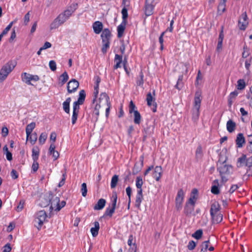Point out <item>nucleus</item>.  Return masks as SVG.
I'll list each match as a JSON object with an SVG mask.
<instances>
[{
    "mask_svg": "<svg viewBox=\"0 0 252 252\" xmlns=\"http://www.w3.org/2000/svg\"><path fill=\"white\" fill-rule=\"evenodd\" d=\"M252 63V58L247 59L245 62V66L247 70H249Z\"/></svg>",
    "mask_w": 252,
    "mask_h": 252,
    "instance_id": "69168bd1",
    "label": "nucleus"
},
{
    "mask_svg": "<svg viewBox=\"0 0 252 252\" xmlns=\"http://www.w3.org/2000/svg\"><path fill=\"white\" fill-rule=\"evenodd\" d=\"M102 43L101 51L104 54H105L106 53L107 50L110 47V41L102 42Z\"/></svg>",
    "mask_w": 252,
    "mask_h": 252,
    "instance_id": "3c124183",
    "label": "nucleus"
},
{
    "mask_svg": "<svg viewBox=\"0 0 252 252\" xmlns=\"http://www.w3.org/2000/svg\"><path fill=\"white\" fill-rule=\"evenodd\" d=\"M246 87V84L244 80L239 79L237 81V88L238 90H242L245 89Z\"/></svg>",
    "mask_w": 252,
    "mask_h": 252,
    "instance_id": "09e8293b",
    "label": "nucleus"
},
{
    "mask_svg": "<svg viewBox=\"0 0 252 252\" xmlns=\"http://www.w3.org/2000/svg\"><path fill=\"white\" fill-rule=\"evenodd\" d=\"M143 184V181L141 176H137L136 178V187L137 188V190L139 189L142 190V187Z\"/></svg>",
    "mask_w": 252,
    "mask_h": 252,
    "instance_id": "58836bf2",
    "label": "nucleus"
},
{
    "mask_svg": "<svg viewBox=\"0 0 252 252\" xmlns=\"http://www.w3.org/2000/svg\"><path fill=\"white\" fill-rule=\"evenodd\" d=\"M37 139V134L36 132L31 134L28 140H29L32 145L35 143Z\"/></svg>",
    "mask_w": 252,
    "mask_h": 252,
    "instance_id": "a18cd8bd",
    "label": "nucleus"
},
{
    "mask_svg": "<svg viewBox=\"0 0 252 252\" xmlns=\"http://www.w3.org/2000/svg\"><path fill=\"white\" fill-rule=\"evenodd\" d=\"M69 76L67 73L64 71L60 77L59 80L61 82V85L64 84L68 80Z\"/></svg>",
    "mask_w": 252,
    "mask_h": 252,
    "instance_id": "72a5a7b5",
    "label": "nucleus"
},
{
    "mask_svg": "<svg viewBox=\"0 0 252 252\" xmlns=\"http://www.w3.org/2000/svg\"><path fill=\"white\" fill-rule=\"evenodd\" d=\"M118 179H119V176L117 175H114L112 177V178L111 179V184H110L111 188L112 189L115 188L116 187L118 181Z\"/></svg>",
    "mask_w": 252,
    "mask_h": 252,
    "instance_id": "c03bdc74",
    "label": "nucleus"
},
{
    "mask_svg": "<svg viewBox=\"0 0 252 252\" xmlns=\"http://www.w3.org/2000/svg\"><path fill=\"white\" fill-rule=\"evenodd\" d=\"M100 96H101V97H104L106 99L107 105L108 107L106 109L105 115H106V117H108L109 112H110V107H111V104H110V102H109V97L107 94L105 93H101L100 94Z\"/></svg>",
    "mask_w": 252,
    "mask_h": 252,
    "instance_id": "aec40b11",
    "label": "nucleus"
},
{
    "mask_svg": "<svg viewBox=\"0 0 252 252\" xmlns=\"http://www.w3.org/2000/svg\"><path fill=\"white\" fill-rule=\"evenodd\" d=\"M189 204L186 203V206L184 208V213L186 215H189L191 214L194 210V206H189Z\"/></svg>",
    "mask_w": 252,
    "mask_h": 252,
    "instance_id": "e433bc0d",
    "label": "nucleus"
},
{
    "mask_svg": "<svg viewBox=\"0 0 252 252\" xmlns=\"http://www.w3.org/2000/svg\"><path fill=\"white\" fill-rule=\"evenodd\" d=\"M99 93V87H97V86H94V99L93 100V102L94 103L97 97L98 94Z\"/></svg>",
    "mask_w": 252,
    "mask_h": 252,
    "instance_id": "680f3d73",
    "label": "nucleus"
},
{
    "mask_svg": "<svg viewBox=\"0 0 252 252\" xmlns=\"http://www.w3.org/2000/svg\"><path fill=\"white\" fill-rule=\"evenodd\" d=\"M117 201V196L116 194H113L111 197V206L114 208H116Z\"/></svg>",
    "mask_w": 252,
    "mask_h": 252,
    "instance_id": "864d4df0",
    "label": "nucleus"
},
{
    "mask_svg": "<svg viewBox=\"0 0 252 252\" xmlns=\"http://www.w3.org/2000/svg\"><path fill=\"white\" fill-rule=\"evenodd\" d=\"M226 4H224V2H220L218 7V13L221 14L225 11Z\"/></svg>",
    "mask_w": 252,
    "mask_h": 252,
    "instance_id": "8fccbe9b",
    "label": "nucleus"
},
{
    "mask_svg": "<svg viewBox=\"0 0 252 252\" xmlns=\"http://www.w3.org/2000/svg\"><path fill=\"white\" fill-rule=\"evenodd\" d=\"M122 14L123 20L125 21L128 17L127 9L126 7L122 9Z\"/></svg>",
    "mask_w": 252,
    "mask_h": 252,
    "instance_id": "bf43d9fd",
    "label": "nucleus"
},
{
    "mask_svg": "<svg viewBox=\"0 0 252 252\" xmlns=\"http://www.w3.org/2000/svg\"><path fill=\"white\" fill-rule=\"evenodd\" d=\"M214 185L211 188V192L214 194H218L220 193V190L218 188L219 181L215 180L214 181Z\"/></svg>",
    "mask_w": 252,
    "mask_h": 252,
    "instance_id": "7c9ffc66",
    "label": "nucleus"
},
{
    "mask_svg": "<svg viewBox=\"0 0 252 252\" xmlns=\"http://www.w3.org/2000/svg\"><path fill=\"white\" fill-rule=\"evenodd\" d=\"M81 191L82 196L85 197L87 193V188L86 183H84L82 184Z\"/></svg>",
    "mask_w": 252,
    "mask_h": 252,
    "instance_id": "603ef678",
    "label": "nucleus"
},
{
    "mask_svg": "<svg viewBox=\"0 0 252 252\" xmlns=\"http://www.w3.org/2000/svg\"><path fill=\"white\" fill-rule=\"evenodd\" d=\"M248 18L246 12L243 13L238 21V26L241 30H245L248 25Z\"/></svg>",
    "mask_w": 252,
    "mask_h": 252,
    "instance_id": "0eeeda50",
    "label": "nucleus"
},
{
    "mask_svg": "<svg viewBox=\"0 0 252 252\" xmlns=\"http://www.w3.org/2000/svg\"><path fill=\"white\" fill-rule=\"evenodd\" d=\"M144 84V74L142 70L139 72V76L136 79V85L143 87Z\"/></svg>",
    "mask_w": 252,
    "mask_h": 252,
    "instance_id": "f704fd0d",
    "label": "nucleus"
},
{
    "mask_svg": "<svg viewBox=\"0 0 252 252\" xmlns=\"http://www.w3.org/2000/svg\"><path fill=\"white\" fill-rule=\"evenodd\" d=\"M11 251V247L10 244H6L3 248L2 252H10Z\"/></svg>",
    "mask_w": 252,
    "mask_h": 252,
    "instance_id": "774afa93",
    "label": "nucleus"
},
{
    "mask_svg": "<svg viewBox=\"0 0 252 252\" xmlns=\"http://www.w3.org/2000/svg\"><path fill=\"white\" fill-rule=\"evenodd\" d=\"M156 4L155 0H145L144 9L147 16L152 15Z\"/></svg>",
    "mask_w": 252,
    "mask_h": 252,
    "instance_id": "39448f33",
    "label": "nucleus"
},
{
    "mask_svg": "<svg viewBox=\"0 0 252 252\" xmlns=\"http://www.w3.org/2000/svg\"><path fill=\"white\" fill-rule=\"evenodd\" d=\"M106 204V200L104 199L101 198L98 200L97 203L94 207L95 210H102L105 206Z\"/></svg>",
    "mask_w": 252,
    "mask_h": 252,
    "instance_id": "a878e982",
    "label": "nucleus"
},
{
    "mask_svg": "<svg viewBox=\"0 0 252 252\" xmlns=\"http://www.w3.org/2000/svg\"><path fill=\"white\" fill-rule=\"evenodd\" d=\"M195 247H196V243L194 241L191 240V241H189V244L187 246L188 249L189 250L192 251V250H194V248H195Z\"/></svg>",
    "mask_w": 252,
    "mask_h": 252,
    "instance_id": "4d7b16f0",
    "label": "nucleus"
},
{
    "mask_svg": "<svg viewBox=\"0 0 252 252\" xmlns=\"http://www.w3.org/2000/svg\"><path fill=\"white\" fill-rule=\"evenodd\" d=\"M236 127V125L235 122H234L231 120H229L226 123V128L227 131L230 132L232 133L233 132Z\"/></svg>",
    "mask_w": 252,
    "mask_h": 252,
    "instance_id": "393cba45",
    "label": "nucleus"
},
{
    "mask_svg": "<svg viewBox=\"0 0 252 252\" xmlns=\"http://www.w3.org/2000/svg\"><path fill=\"white\" fill-rule=\"evenodd\" d=\"M185 197V192L182 189H180L176 195L175 201L183 202Z\"/></svg>",
    "mask_w": 252,
    "mask_h": 252,
    "instance_id": "2f4dec72",
    "label": "nucleus"
},
{
    "mask_svg": "<svg viewBox=\"0 0 252 252\" xmlns=\"http://www.w3.org/2000/svg\"><path fill=\"white\" fill-rule=\"evenodd\" d=\"M146 100L147 102V105L149 106H151L152 105L154 106V108H153V111L154 112H156L157 111V103L155 102L154 98L152 95L151 93H149L147 94Z\"/></svg>",
    "mask_w": 252,
    "mask_h": 252,
    "instance_id": "ddd939ff",
    "label": "nucleus"
},
{
    "mask_svg": "<svg viewBox=\"0 0 252 252\" xmlns=\"http://www.w3.org/2000/svg\"><path fill=\"white\" fill-rule=\"evenodd\" d=\"M23 81L25 82L27 84L32 85L31 81L36 82L39 80V77L37 75H32L27 72H24L21 75Z\"/></svg>",
    "mask_w": 252,
    "mask_h": 252,
    "instance_id": "423d86ee",
    "label": "nucleus"
},
{
    "mask_svg": "<svg viewBox=\"0 0 252 252\" xmlns=\"http://www.w3.org/2000/svg\"><path fill=\"white\" fill-rule=\"evenodd\" d=\"M62 24V23H60V21H59L57 18H56L51 24L50 27V30L56 29Z\"/></svg>",
    "mask_w": 252,
    "mask_h": 252,
    "instance_id": "a19ab883",
    "label": "nucleus"
},
{
    "mask_svg": "<svg viewBox=\"0 0 252 252\" xmlns=\"http://www.w3.org/2000/svg\"><path fill=\"white\" fill-rule=\"evenodd\" d=\"M201 100V92L200 90H198L195 92L193 108L200 109Z\"/></svg>",
    "mask_w": 252,
    "mask_h": 252,
    "instance_id": "9b49d317",
    "label": "nucleus"
},
{
    "mask_svg": "<svg viewBox=\"0 0 252 252\" xmlns=\"http://www.w3.org/2000/svg\"><path fill=\"white\" fill-rule=\"evenodd\" d=\"M198 198V190L196 189H192L190 193V197L187 203L189 204V205L194 206L195 202Z\"/></svg>",
    "mask_w": 252,
    "mask_h": 252,
    "instance_id": "9d476101",
    "label": "nucleus"
},
{
    "mask_svg": "<svg viewBox=\"0 0 252 252\" xmlns=\"http://www.w3.org/2000/svg\"><path fill=\"white\" fill-rule=\"evenodd\" d=\"M232 170V166L226 163V160L221 161L219 160L218 163V170L221 178L222 182H226L227 180V176L230 174Z\"/></svg>",
    "mask_w": 252,
    "mask_h": 252,
    "instance_id": "f257e3e1",
    "label": "nucleus"
},
{
    "mask_svg": "<svg viewBox=\"0 0 252 252\" xmlns=\"http://www.w3.org/2000/svg\"><path fill=\"white\" fill-rule=\"evenodd\" d=\"M245 143V139L243 134L239 133L237 134L236 139V144L238 148H242Z\"/></svg>",
    "mask_w": 252,
    "mask_h": 252,
    "instance_id": "f3484780",
    "label": "nucleus"
},
{
    "mask_svg": "<svg viewBox=\"0 0 252 252\" xmlns=\"http://www.w3.org/2000/svg\"><path fill=\"white\" fill-rule=\"evenodd\" d=\"M238 93L237 91H233L229 94L228 98L234 100L236 97L238 95Z\"/></svg>",
    "mask_w": 252,
    "mask_h": 252,
    "instance_id": "338daca9",
    "label": "nucleus"
},
{
    "mask_svg": "<svg viewBox=\"0 0 252 252\" xmlns=\"http://www.w3.org/2000/svg\"><path fill=\"white\" fill-rule=\"evenodd\" d=\"M49 67H50V69L52 71H54L56 70V69H57L56 63L54 61H53V60L50 61L49 63Z\"/></svg>",
    "mask_w": 252,
    "mask_h": 252,
    "instance_id": "13d9d810",
    "label": "nucleus"
},
{
    "mask_svg": "<svg viewBox=\"0 0 252 252\" xmlns=\"http://www.w3.org/2000/svg\"><path fill=\"white\" fill-rule=\"evenodd\" d=\"M93 28L94 32L96 34H99L103 29V25L99 21L95 22L93 25Z\"/></svg>",
    "mask_w": 252,
    "mask_h": 252,
    "instance_id": "6ab92c4d",
    "label": "nucleus"
},
{
    "mask_svg": "<svg viewBox=\"0 0 252 252\" xmlns=\"http://www.w3.org/2000/svg\"><path fill=\"white\" fill-rule=\"evenodd\" d=\"M79 106H76L73 105V112L71 117V123L72 125H74L76 123L77 120L78 113L79 112Z\"/></svg>",
    "mask_w": 252,
    "mask_h": 252,
    "instance_id": "a211bd4d",
    "label": "nucleus"
},
{
    "mask_svg": "<svg viewBox=\"0 0 252 252\" xmlns=\"http://www.w3.org/2000/svg\"><path fill=\"white\" fill-rule=\"evenodd\" d=\"M33 162L32 164V171L34 172H35L38 170L39 165H38V163L37 162V160H33Z\"/></svg>",
    "mask_w": 252,
    "mask_h": 252,
    "instance_id": "e2e57ef3",
    "label": "nucleus"
},
{
    "mask_svg": "<svg viewBox=\"0 0 252 252\" xmlns=\"http://www.w3.org/2000/svg\"><path fill=\"white\" fill-rule=\"evenodd\" d=\"M247 159L246 156L244 155L239 158L237 160V166L240 167L244 165L247 166Z\"/></svg>",
    "mask_w": 252,
    "mask_h": 252,
    "instance_id": "c756f323",
    "label": "nucleus"
},
{
    "mask_svg": "<svg viewBox=\"0 0 252 252\" xmlns=\"http://www.w3.org/2000/svg\"><path fill=\"white\" fill-rule=\"evenodd\" d=\"M73 12V11L70 9H66L59 14L57 18L60 21V23L63 24L70 17Z\"/></svg>",
    "mask_w": 252,
    "mask_h": 252,
    "instance_id": "1a4fd4ad",
    "label": "nucleus"
},
{
    "mask_svg": "<svg viewBox=\"0 0 252 252\" xmlns=\"http://www.w3.org/2000/svg\"><path fill=\"white\" fill-rule=\"evenodd\" d=\"M126 193L127 196H128L129 199H128V208L129 209L130 203V196L131 194V189L129 186L127 187L126 189Z\"/></svg>",
    "mask_w": 252,
    "mask_h": 252,
    "instance_id": "6e6d98bb",
    "label": "nucleus"
},
{
    "mask_svg": "<svg viewBox=\"0 0 252 252\" xmlns=\"http://www.w3.org/2000/svg\"><path fill=\"white\" fill-rule=\"evenodd\" d=\"M133 113L134 114V122L135 124L139 125L141 122V115L137 110L134 111Z\"/></svg>",
    "mask_w": 252,
    "mask_h": 252,
    "instance_id": "c9c22d12",
    "label": "nucleus"
},
{
    "mask_svg": "<svg viewBox=\"0 0 252 252\" xmlns=\"http://www.w3.org/2000/svg\"><path fill=\"white\" fill-rule=\"evenodd\" d=\"M213 222L214 223H219L222 220V215L220 213H218L216 214H213V216H211Z\"/></svg>",
    "mask_w": 252,
    "mask_h": 252,
    "instance_id": "bb28decb",
    "label": "nucleus"
},
{
    "mask_svg": "<svg viewBox=\"0 0 252 252\" xmlns=\"http://www.w3.org/2000/svg\"><path fill=\"white\" fill-rule=\"evenodd\" d=\"M111 34L108 29H104L101 34L102 42L110 41Z\"/></svg>",
    "mask_w": 252,
    "mask_h": 252,
    "instance_id": "2eb2a0df",
    "label": "nucleus"
},
{
    "mask_svg": "<svg viewBox=\"0 0 252 252\" xmlns=\"http://www.w3.org/2000/svg\"><path fill=\"white\" fill-rule=\"evenodd\" d=\"M248 145H247V149L248 150L252 153V134L248 135Z\"/></svg>",
    "mask_w": 252,
    "mask_h": 252,
    "instance_id": "49530a36",
    "label": "nucleus"
},
{
    "mask_svg": "<svg viewBox=\"0 0 252 252\" xmlns=\"http://www.w3.org/2000/svg\"><path fill=\"white\" fill-rule=\"evenodd\" d=\"M220 211V205L217 203H213L211 205V209H210V215L211 216H213V214H217Z\"/></svg>",
    "mask_w": 252,
    "mask_h": 252,
    "instance_id": "c85d7f7f",
    "label": "nucleus"
},
{
    "mask_svg": "<svg viewBox=\"0 0 252 252\" xmlns=\"http://www.w3.org/2000/svg\"><path fill=\"white\" fill-rule=\"evenodd\" d=\"M14 23V22L12 21L10 22L9 25L3 30V31L1 33L3 34L4 35H6L7 32H9V31L11 28L13 24Z\"/></svg>",
    "mask_w": 252,
    "mask_h": 252,
    "instance_id": "5fc2aeb1",
    "label": "nucleus"
},
{
    "mask_svg": "<svg viewBox=\"0 0 252 252\" xmlns=\"http://www.w3.org/2000/svg\"><path fill=\"white\" fill-rule=\"evenodd\" d=\"M203 235V231L202 229H198L196 230L193 234H192V237L194 238L199 240Z\"/></svg>",
    "mask_w": 252,
    "mask_h": 252,
    "instance_id": "de8ad7c7",
    "label": "nucleus"
},
{
    "mask_svg": "<svg viewBox=\"0 0 252 252\" xmlns=\"http://www.w3.org/2000/svg\"><path fill=\"white\" fill-rule=\"evenodd\" d=\"M71 101V98L68 97L66 99L63 103V110L67 114L70 112V102Z\"/></svg>",
    "mask_w": 252,
    "mask_h": 252,
    "instance_id": "cd10ccee",
    "label": "nucleus"
},
{
    "mask_svg": "<svg viewBox=\"0 0 252 252\" xmlns=\"http://www.w3.org/2000/svg\"><path fill=\"white\" fill-rule=\"evenodd\" d=\"M135 108V104H134V103L132 101H131L130 102V103L129 105V113L132 114L133 112H134V111H135L136 110H134Z\"/></svg>",
    "mask_w": 252,
    "mask_h": 252,
    "instance_id": "0e129e2a",
    "label": "nucleus"
},
{
    "mask_svg": "<svg viewBox=\"0 0 252 252\" xmlns=\"http://www.w3.org/2000/svg\"><path fill=\"white\" fill-rule=\"evenodd\" d=\"M183 75H180L178 77L177 82L175 85V88L177 89L178 90H181L183 87Z\"/></svg>",
    "mask_w": 252,
    "mask_h": 252,
    "instance_id": "ea45409f",
    "label": "nucleus"
},
{
    "mask_svg": "<svg viewBox=\"0 0 252 252\" xmlns=\"http://www.w3.org/2000/svg\"><path fill=\"white\" fill-rule=\"evenodd\" d=\"M79 82L75 79H72L69 81L67 85V90L69 94L74 93L79 87Z\"/></svg>",
    "mask_w": 252,
    "mask_h": 252,
    "instance_id": "6e6552de",
    "label": "nucleus"
},
{
    "mask_svg": "<svg viewBox=\"0 0 252 252\" xmlns=\"http://www.w3.org/2000/svg\"><path fill=\"white\" fill-rule=\"evenodd\" d=\"M47 214L44 210H41L34 215L33 223L38 230H40L47 218Z\"/></svg>",
    "mask_w": 252,
    "mask_h": 252,
    "instance_id": "f03ea898",
    "label": "nucleus"
},
{
    "mask_svg": "<svg viewBox=\"0 0 252 252\" xmlns=\"http://www.w3.org/2000/svg\"><path fill=\"white\" fill-rule=\"evenodd\" d=\"M125 29V23L124 25H123L121 24V25H119L117 28V32H118V37H121L122 36L123 33L124 32Z\"/></svg>",
    "mask_w": 252,
    "mask_h": 252,
    "instance_id": "37998d69",
    "label": "nucleus"
},
{
    "mask_svg": "<svg viewBox=\"0 0 252 252\" xmlns=\"http://www.w3.org/2000/svg\"><path fill=\"white\" fill-rule=\"evenodd\" d=\"M94 226L91 228V232L93 237H96L98 233L100 228L99 223L98 221H95L94 223Z\"/></svg>",
    "mask_w": 252,
    "mask_h": 252,
    "instance_id": "5701e85b",
    "label": "nucleus"
},
{
    "mask_svg": "<svg viewBox=\"0 0 252 252\" xmlns=\"http://www.w3.org/2000/svg\"><path fill=\"white\" fill-rule=\"evenodd\" d=\"M86 97V93L84 90H81L79 93V97L76 101L74 102L73 105L76 106H79V105L83 104Z\"/></svg>",
    "mask_w": 252,
    "mask_h": 252,
    "instance_id": "f8f14e48",
    "label": "nucleus"
},
{
    "mask_svg": "<svg viewBox=\"0 0 252 252\" xmlns=\"http://www.w3.org/2000/svg\"><path fill=\"white\" fill-rule=\"evenodd\" d=\"M123 56L119 54H115L114 62L116 63L114 65V69H117L121 67V64H123Z\"/></svg>",
    "mask_w": 252,
    "mask_h": 252,
    "instance_id": "4468645a",
    "label": "nucleus"
},
{
    "mask_svg": "<svg viewBox=\"0 0 252 252\" xmlns=\"http://www.w3.org/2000/svg\"><path fill=\"white\" fill-rule=\"evenodd\" d=\"M35 127V123L34 122H32L31 123L28 124L26 128V139L28 140L29 138V136L32 133V130Z\"/></svg>",
    "mask_w": 252,
    "mask_h": 252,
    "instance_id": "4be33fe9",
    "label": "nucleus"
},
{
    "mask_svg": "<svg viewBox=\"0 0 252 252\" xmlns=\"http://www.w3.org/2000/svg\"><path fill=\"white\" fill-rule=\"evenodd\" d=\"M47 136H48V135H47V133H46V132L41 133V134H40V135L39 137V139H38V142H39V144H40V145L44 144L47 139Z\"/></svg>",
    "mask_w": 252,
    "mask_h": 252,
    "instance_id": "79ce46f5",
    "label": "nucleus"
},
{
    "mask_svg": "<svg viewBox=\"0 0 252 252\" xmlns=\"http://www.w3.org/2000/svg\"><path fill=\"white\" fill-rule=\"evenodd\" d=\"M15 64L9 62L4 65L0 70V83L6 79L8 74L13 70Z\"/></svg>",
    "mask_w": 252,
    "mask_h": 252,
    "instance_id": "7ed1b4c3",
    "label": "nucleus"
},
{
    "mask_svg": "<svg viewBox=\"0 0 252 252\" xmlns=\"http://www.w3.org/2000/svg\"><path fill=\"white\" fill-rule=\"evenodd\" d=\"M162 175V168L160 166H157L154 169L153 177L157 181H159Z\"/></svg>",
    "mask_w": 252,
    "mask_h": 252,
    "instance_id": "dca6fc26",
    "label": "nucleus"
},
{
    "mask_svg": "<svg viewBox=\"0 0 252 252\" xmlns=\"http://www.w3.org/2000/svg\"><path fill=\"white\" fill-rule=\"evenodd\" d=\"M209 243L210 241L209 240L205 241L201 243L200 247L207 251L208 250V247L209 246Z\"/></svg>",
    "mask_w": 252,
    "mask_h": 252,
    "instance_id": "052dcab7",
    "label": "nucleus"
},
{
    "mask_svg": "<svg viewBox=\"0 0 252 252\" xmlns=\"http://www.w3.org/2000/svg\"><path fill=\"white\" fill-rule=\"evenodd\" d=\"M50 203L51 204L50 209L56 211H59L66 204L65 201L63 200L60 202V198L56 196H52L50 198Z\"/></svg>",
    "mask_w": 252,
    "mask_h": 252,
    "instance_id": "20e7f679",
    "label": "nucleus"
},
{
    "mask_svg": "<svg viewBox=\"0 0 252 252\" xmlns=\"http://www.w3.org/2000/svg\"><path fill=\"white\" fill-rule=\"evenodd\" d=\"M39 155V150L37 147L33 148L32 150V158L33 160H37Z\"/></svg>",
    "mask_w": 252,
    "mask_h": 252,
    "instance_id": "4c0bfd02",
    "label": "nucleus"
},
{
    "mask_svg": "<svg viewBox=\"0 0 252 252\" xmlns=\"http://www.w3.org/2000/svg\"><path fill=\"white\" fill-rule=\"evenodd\" d=\"M199 109L197 108H193L192 110V119L194 122H196L199 116Z\"/></svg>",
    "mask_w": 252,
    "mask_h": 252,
    "instance_id": "473e14b6",
    "label": "nucleus"
},
{
    "mask_svg": "<svg viewBox=\"0 0 252 252\" xmlns=\"http://www.w3.org/2000/svg\"><path fill=\"white\" fill-rule=\"evenodd\" d=\"M115 208H114L112 206H109L106 209L102 218H106V217L111 218L115 212Z\"/></svg>",
    "mask_w": 252,
    "mask_h": 252,
    "instance_id": "b1692460",
    "label": "nucleus"
},
{
    "mask_svg": "<svg viewBox=\"0 0 252 252\" xmlns=\"http://www.w3.org/2000/svg\"><path fill=\"white\" fill-rule=\"evenodd\" d=\"M142 191L143 190L141 189L137 190L135 200V206L137 207H139L140 206L142 201L143 199Z\"/></svg>",
    "mask_w": 252,
    "mask_h": 252,
    "instance_id": "412c9836",
    "label": "nucleus"
}]
</instances>
